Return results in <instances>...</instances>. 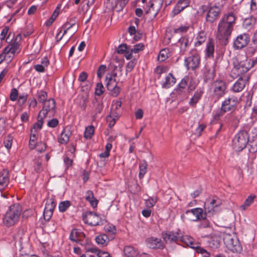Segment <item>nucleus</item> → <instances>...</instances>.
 Masks as SVG:
<instances>
[{
    "label": "nucleus",
    "mask_w": 257,
    "mask_h": 257,
    "mask_svg": "<svg viewBox=\"0 0 257 257\" xmlns=\"http://www.w3.org/2000/svg\"><path fill=\"white\" fill-rule=\"evenodd\" d=\"M126 4V1H117V2H114V10L116 12H119L122 10Z\"/></svg>",
    "instance_id": "53"
},
{
    "label": "nucleus",
    "mask_w": 257,
    "mask_h": 257,
    "mask_svg": "<svg viewBox=\"0 0 257 257\" xmlns=\"http://www.w3.org/2000/svg\"><path fill=\"white\" fill-rule=\"evenodd\" d=\"M181 243H182V245H186L193 249H195V247H196V245H198V244L194 241V239L192 237L187 235H183L181 234L179 244Z\"/></svg>",
    "instance_id": "21"
},
{
    "label": "nucleus",
    "mask_w": 257,
    "mask_h": 257,
    "mask_svg": "<svg viewBox=\"0 0 257 257\" xmlns=\"http://www.w3.org/2000/svg\"><path fill=\"white\" fill-rule=\"evenodd\" d=\"M257 52V45H254L253 42L252 40L251 41V44L249 47H248L247 48L246 50V55L249 57L252 56L253 55L255 52Z\"/></svg>",
    "instance_id": "49"
},
{
    "label": "nucleus",
    "mask_w": 257,
    "mask_h": 257,
    "mask_svg": "<svg viewBox=\"0 0 257 257\" xmlns=\"http://www.w3.org/2000/svg\"><path fill=\"white\" fill-rule=\"evenodd\" d=\"M116 73L113 72L111 74H107L106 76V87L113 96H117L120 91V88L117 86L116 81Z\"/></svg>",
    "instance_id": "6"
},
{
    "label": "nucleus",
    "mask_w": 257,
    "mask_h": 257,
    "mask_svg": "<svg viewBox=\"0 0 257 257\" xmlns=\"http://www.w3.org/2000/svg\"><path fill=\"white\" fill-rule=\"evenodd\" d=\"M71 132L68 127H65L58 137V141L60 144H66L69 140Z\"/></svg>",
    "instance_id": "24"
},
{
    "label": "nucleus",
    "mask_w": 257,
    "mask_h": 257,
    "mask_svg": "<svg viewBox=\"0 0 257 257\" xmlns=\"http://www.w3.org/2000/svg\"><path fill=\"white\" fill-rule=\"evenodd\" d=\"M134 53H138L144 49V45L142 43H139L134 45L133 48H131Z\"/></svg>",
    "instance_id": "63"
},
{
    "label": "nucleus",
    "mask_w": 257,
    "mask_h": 257,
    "mask_svg": "<svg viewBox=\"0 0 257 257\" xmlns=\"http://www.w3.org/2000/svg\"><path fill=\"white\" fill-rule=\"evenodd\" d=\"M12 141H13V138L11 136H9L7 137L6 139L4 141V144L5 147L8 149H10L12 147Z\"/></svg>",
    "instance_id": "64"
},
{
    "label": "nucleus",
    "mask_w": 257,
    "mask_h": 257,
    "mask_svg": "<svg viewBox=\"0 0 257 257\" xmlns=\"http://www.w3.org/2000/svg\"><path fill=\"white\" fill-rule=\"evenodd\" d=\"M93 107V115L92 119L93 121H95L97 117V114H100L103 108V103L101 101L95 99L92 102Z\"/></svg>",
    "instance_id": "22"
},
{
    "label": "nucleus",
    "mask_w": 257,
    "mask_h": 257,
    "mask_svg": "<svg viewBox=\"0 0 257 257\" xmlns=\"http://www.w3.org/2000/svg\"><path fill=\"white\" fill-rule=\"evenodd\" d=\"M206 34L203 32L201 31L198 33L197 36L195 38V42L194 43V46L195 47H199L206 40Z\"/></svg>",
    "instance_id": "35"
},
{
    "label": "nucleus",
    "mask_w": 257,
    "mask_h": 257,
    "mask_svg": "<svg viewBox=\"0 0 257 257\" xmlns=\"http://www.w3.org/2000/svg\"><path fill=\"white\" fill-rule=\"evenodd\" d=\"M152 1H150V10L152 9L154 11L158 12L162 5V1H153V3H151Z\"/></svg>",
    "instance_id": "50"
},
{
    "label": "nucleus",
    "mask_w": 257,
    "mask_h": 257,
    "mask_svg": "<svg viewBox=\"0 0 257 257\" xmlns=\"http://www.w3.org/2000/svg\"><path fill=\"white\" fill-rule=\"evenodd\" d=\"M69 22H67L63 24L60 30H59V33L57 34L56 38L57 42L60 41L63 36L66 34L67 31L70 29V27H67Z\"/></svg>",
    "instance_id": "37"
},
{
    "label": "nucleus",
    "mask_w": 257,
    "mask_h": 257,
    "mask_svg": "<svg viewBox=\"0 0 257 257\" xmlns=\"http://www.w3.org/2000/svg\"><path fill=\"white\" fill-rule=\"evenodd\" d=\"M20 51V44L18 42H14L7 46L4 50V53H6L10 60H12L16 53Z\"/></svg>",
    "instance_id": "16"
},
{
    "label": "nucleus",
    "mask_w": 257,
    "mask_h": 257,
    "mask_svg": "<svg viewBox=\"0 0 257 257\" xmlns=\"http://www.w3.org/2000/svg\"><path fill=\"white\" fill-rule=\"evenodd\" d=\"M71 203L69 201H64L59 204V210L61 212H64L70 206Z\"/></svg>",
    "instance_id": "48"
},
{
    "label": "nucleus",
    "mask_w": 257,
    "mask_h": 257,
    "mask_svg": "<svg viewBox=\"0 0 257 257\" xmlns=\"http://www.w3.org/2000/svg\"><path fill=\"white\" fill-rule=\"evenodd\" d=\"M105 231L108 234V236L114 237L116 232L115 226L111 224H108L104 227Z\"/></svg>",
    "instance_id": "44"
},
{
    "label": "nucleus",
    "mask_w": 257,
    "mask_h": 257,
    "mask_svg": "<svg viewBox=\"0 0 257 257\" xmlns=\"http://www.w3.org/2000/svg\"><path fill=\"white\" fill-rule=\"evenodd\" d=\"M18 91L16 88H13L11 90V92L10 95V98L11 100L15 101L17 99L18 96Z\"/></svg>",
    "instance_id": "62"
},
{
    "label": "nucleus",
    "mask_w": 257,
    "mask_h": 257,
    "mask_svg": "<svg viewBox=\"0 0 257 257\" xmlns=\"http://www.w3.org/2000/svg\"><path fill=\"white\" fill-rule=\"evenodd\" d=\"M181 233L178 232L168 231L162 234L164 240L167 243H177L179 244Z\"/></svg>",
    "instance_id": "15"
},
{
    "label": "nucleus",
    "mask_w": 257,
    "mask_h": 257,
    "mask_svg": "<svg viewBox=\"0 0 257 257\" xmlns=\"http://www.w3.org/2000/svg\"><path fill=\"white\" fill-rule=\"evenodd\" d=\"M256 196L254 195L251 194L247 197V198L245 200L243 204L240 206V208L242 210H245L251 204H252L254 202V199L255 198Z\"/></svg>",
    "instance_id": "40"
},
{
    "label": "nucleus",
    "mask_w": 257,
    "mask_h": 257,
    "mask_svg": "<svg viewBox=\"0 0 257 257\" xmlns=\"http://www.w3.org/2000/svg\"><path fill=\"white\" fill-rule=\"evenodd\" d=\"M147 246L153 249H162L164 247V243L160 238L155 237H150L146 239Z\"/></svg>",
    "instance_id": "17"
},
{
    "label": "nucleus",
    "mask_w": 257,
    "mask_h": 257,
    "mask_svg": "<svg viewBox=\"0 0 257 257\" xmlns=\"http://www.w3.org/2000/svg\"><path fill=\"white\" fill-rule=\"evenodd\" d=\"M104 91V88L101 83H98L96 84L95 89V94L96 95L100 96L101 95Z\"/></svg>",
    "instance_id": "59"
},
{
    "label": "nucleus",
    "mask_w": 257,
    "mask_h": 257,
    "mask_svg": "<svg viewBox=\"0 0 257 257\" xmlns=\"http://www.w3.org/2000/svg\"><path fill=\"white\" fill-rule=\"evenodd\" d=\"M203 93L204 91L203 88H199L197 89L194 93L193 97L191 98L189 101V104L192 106H195L198 102V101L201 99Z\"/></svg>",
    "instance_id": "31"
},
{
    "label": "nucleus",
    "mask_w": 257,
    "mask_h": 257,
    "mask_svg": "<svg viewBox=\"0 0 257 257\" xmlns=\"http://www.w3.org/2000/svg\"><path fill=\"white\" fill-rule=\"evenodd\" d=\"M191 39L189 37L185 36L181 37L178 41L180 46V52L184 53L191 44Z\"/></svg>",
    "instance_id": "25"
},
{
    "label": "nucleus",
    "mask_w": 257,
    "mask_h": 257,
    "mask_svg": "<svg viewBox=\"0 0 257 257\" xmlns=\"http://www.w3.org/2000/svg\"><path fill=\"white\" fill-rule=\"evenodd\" d=\"M10 180V175L8 169H4L0 172V185L6 187Z\"/></svg>",
    "instance_id": "28"
},
{
    "label": "nucleus",
    "mask_w": 257,
    "mask_h": 257,
    "mask_svg": "<svg viewBox=\"0 0 257 257\" xmlns=\"http://www.w3.org/2000/svg\"><path fill=\"white\" fill-rule=\"evenodd\" d=\"M218 204L216 203V200L215 199H207L204 203V209L205 215L206 214H209L212 215L214 212V209L218 206Z\"/></svg>",
    "instance_id": "18"
},
{
    "label": "nucleus",
    "mask_w": 257,
    "mask_h": 257,
    "mask_svg": "<svg viewBox=\"0 0 257 257\" xmlns=\"http://www.w3.org/2000/svg\"><path fill=\"white\" fill-rule=\"evenodd\" d=\"M215 72L213 69L205 66L203 69V77L204 81L207 82L213 79Z\"/></svg>",
    "instance_id": "33"
},
{
    "label": "nucleus",
    "mask_w": 257,
    "mask_h": 257,
    "mask_svg": "<svg viewBox=\"0 0 257 257\" xmlns=\"http://www.w3.org/2000/svg\"><path fill=\"white\" fill-rule=\"evenodd\" d=\"M249 39L248 35L245 33L237 36L233 42V47L234 49L239 50L244 48L249 42Z\"/></svg>",
    "instance_id": "11"
},
{
    "label": "nucleus",
    "mask_w": 257,
    "mask_h": 257,
    "mask_svg": "<svg viewBox=\"0 0 257 257\" xmlns=\"http://www.w3.org/2000/svg\"><path fill=\"white\" fill-rule=\"evenodd\" d=\"M176 83V78L171 73L165 77V80L162 83L163 88H169Z\"/></svg>",
    "instance_id": "30"
},
{
    "label": "nucleus",
    "mask_w": 257,
    "mask_h": 257,
    "mask_svg": "<svg viewBox=\"0 0 257 257\" xmlns=\"http://www.w3.org/2000/svg\"><path fill=\"white\" fill-rule=\"evenodd\" d=\"M249 151L250 153H255L257 152V138L253 139L250 141L249 144Z\"/></svg>",
    "instance_id": "56"
},
{
    "label": "nucleus",
    "mask_w": 257,
    "mask_h": 257,
    "mask_svg": "<svg viewBox=\"0 0 257 257\" xmlns=\"http://www.w3.org/2000/svg\"><path fill=\"white\" fill-rule=\"evenodd\" d=\"M38 132L35 130H31V135L29 141V147L31 149H33L36 147V141L37 139Z\"/></svg>",
    "instance_id": "39"
},
{
    "label": "nucleus",
    "mask_w": 257,
    "mask_h": 257,
    "mask_svg": "<svg viewBox=\"0 0 257 257\" xmlns=\"http://www.w3.org/2000/svg\"><path fill=\"white\" fill-rule=\"evenodd\" d=\"M206 218L205 213L201 208H195L188 210L181 215L182 219L185 221H196Z\"/></svg>",
    "instance_id": "5"
},
{
    "label": "nucleus",
    "mask_w": 257,
    "mask_h": 257,
    "mask_svg": "<svg viewBox=\"0 0 257 257\" xmlns=\"http://www.w3.org/2000/svg\"><path fill=\"white\" fill-rule=\"evenodd\" d=\"M184 64L187 70H194L199 67L200 56L195 50L191 51L190 56L185 59Z\"/></svg>",
    "instance_id": "7"
},
{
    "label": "nucleus",
    "mask_w": 257,
    "mask_h": 257,
    "mask_svg": "<svg viewBox=\"0 0 257 257\" xmlns=\"http://www.w3.org/2000/svg\"><path fill=\"white\" fill-rule=\"evenodd\" d=\"M235 15L229 13L224 15L219 21L217 26V38L225 43L229 39L235 24Z\"/></svg>",
    "instance_id": "1"
},
{
    "label": "nucleus",
    "mask_w": 257,
    "mask_h": 257,
    "mask_svg": "<svg viewBox=\"0 0 257 257\" xmlns=\"http://www.w3.org/2000/svg\"><path fill=\"white\" fill-rule=\"evenodd\" d=\"M223 5L221 4L210 7L206 16V21L210 23L214 22L219 17Z\"/></svg>",
    "instance_id": "9"
},
{
    "label": "nucleus",
    "mask_w": 257,
    "mask_h": 257,
    "mask_svg": "<svg viewBox=\"0 0 257 257\" xmlns=\"http://www.w3.org/2000/svg\"><path fill=\"white\" fill-rule=\"evenodd\" d=\"M139 169V177L140 179H142L147 172V164L146 161H144L140 164Z\"/></svg>",
    "instance_id": "45"
},
{
    "label": "nucleus",
    "mask_w": 257,
    "mask_h": 257,
    "mask_svg": "<svg viewBox=\"0 0 257 257\" xmlns=\"http://www.w3.org/2000/svg\"><path fill=\"white\" fill-rule=\"evenodd\" d=\"M119 117H116L113 116H111L110 114H109L106 118V120L107 122H108V126L110 127H111L114 125L116 122V120L118 119Z\"/></svg>",
    "instance_id": "58"
},
{
    "label": "nucleus",
    "mask_w": 257,
    "mask_h": 257,
    "mask_svg": "<svg viewBox=\"0 0 257 257\" xmlns=\"http://www.w3.org/2000/svg\"><path fill=\"white\" fill-rule=\"evenodd\" d=\"M82 218L84 222L91 226H95L99 224L100 220L99 216L91 211L83 214Z\"/></svg>",
    "instance_id": "12"
},
{
    "label": "nucleus",
    "mask_w": 257,
    "mask_h": 257,
    "mask_svg": "<svg viewBox=\"0 0 257 257\" xmlns=\"http://www.w3.org/2000/svg\"><path fill=\"white\" fill-rule=\"evenodd\" d=\"M106 70V67L104 65H101L99 66L97 72V77L99 78L102 77V76L104 75L105 71Z\"/></svg>",
    "instance_id": "61"
},
{
    "label": "nucleus",
    "mask_w": 257,
    "mask_h": 257,
    "mask_svg": "<svg viewBox=\"0 0 257 257\" xmlns=\"http://www.w3.org/2000/svg\"><path fill=\"white\" fill-rule=\"evenodd\" d=\"M123 252L127 257H136L139 253L138 249L131 245L125 246L123 248Z\"/></svg>",
    "instance_id": "32"
},
{
    "label": "nucleus",
    "mask_w": 257,
    "mask_h": 257,
    "mask_svg": "<svg viewBox=\"0 0 257 257\" xmlns=\"http://www.w3.org/2000/svg\"><path fill=\"white\" fill-rule=\"evenodd\" d=\"M55 108V101L54 99L50 98L43 103L42 110L39 112L40 115H43V117H46L49 113L53 114Z\"/></svg>",
    "instance_id": "14"
},
{
    "label": "nucleus",
    "mask_w": 257,
    "mask_h": 257,
    "mask_svg": "<svg viewBox=\"0 0 257 257\" xmlns=\"http://www.w3.org/2000/svg\"><path fill=\"white\" fill-rule=\"evenodd\" d=\"M190 1H178L173 10L175 15H177L182 11L185 8L189 6Z\"/></svg>",
    "instance_id": "34"
},
{
    "label": "nucleus",
    "mask_w": 257,
    "mask_h": 257,
    "mask_svg": "<svg viewBox=\"0 0 257 257\" xmlns=\"http://www.w3.org/2000/svg\"><path fill=\"white\" fill-rule=\"evenodd\" d=\"M214 95L219 98L223 97L226 92L227 85L222 80H216L212 84Z\"/></svg>",
    "instance_id": "10"
},
{
    "label": "nucleus",
    "mask_w": 257,
    "mask_h": 257,
    "mask_svg": "<svg viewBox=\"0 0 257 257\" xmlns=\"http://www.w3.org/2000/svg\"><path fill=\"white\" fill-rule=\"evenodd\" d=\"M45 117H43V115H40V113H39L37 121L34 123L31 130H35L36 132H38V130H41L44 123L43 119Z\"/></svg>",
    "instance_id": "41"
},
{
    "label": "nucleus",
    "mask_w": 257,
    "mask_h": 257,
    "mask_svg": "<svg viewBox=\"0 0 257 257\" xmlns=\"http://www.w3.org/2000/svg\"><path fill=\"white\" fill-rule=\"evenodd\" d=\"M232 65L233 68L230 71V76L233 79L246 73L253 67V62L247 58L242 60L237 58H233Z\"/></svg>",
    "instance_id": "2"
},
{
    "label": "nucleus",
    "mask_w": 257,
    "mask_h": 257,
    "mask_svg": "<svg viewBox=\"0 0 257 257\" xmlns=\"http://www.w3.org/2000/svg\"><path fill=\"white\" fill-rule=\"evenodd\" d=\"M223 241L226 247L233 252H239L241 250V245L237 239H234L230 235H226Z\"/></svg>",
    "instance_id": "8"
},
{
    "label": "nucleus",
    "mask_w": 257,
    "mask_h": 257,
    "mask_svg": "<svg viewBox=\"0 0 257 257\" xmlns=\"http://www.w3.org/2000/svg\"><path fill=\"white\" fill-rule=\"evenodd\" d=\"M94 127L93 125H89L86 127L84 137L87 139H90L94 135Z\"/></svg>",
    "instance_id": "46"
},
{
    "label": "nucleus",
    "mask_w": 257,
    "mask_h": 257,
    "mask_svg": "<svg viewBox=\"0 0 257 257\" xmlns=\"http://www.w3.org/2000/svg\"><path fill=\"white\" fill-rule=\"evenodd\" d=\"M47 98V93L44 90H40L38 92V101L41 103H44L46 101Z\"/></svg>",
    "instance_id": "55"
},
{
    "label": "nucleus",
    "mask_w": 257,
    "mask_h": 257,
    "mask_svg": "<svg viewBox=\"0 0 257 257\" xmlns=\"http://www.w3.org/2000/svg\"><path fill=\"white\" fill-rule=\"evenodd\" d=\"M112 145L110 143H107L105 147V151L99 154V157L102 159L99 161L101 166H104L105 164V159L109 156L110 151L112 149Z\"/></svg>",
    "instance_id": "27"
},
{
    "label": "nucleus",
    "mask_w": 257,
    "mask_h": 257,
    "mask_svg": "<svg viewBox=\"0 0 257 257\" xmlns=\"http://www.w3.org/2000/svg\"><path fill=\"white\" fill-rule=\"evenodd\" d=\"M113 239V236H109L105 234H102L97 236L95 238L97 244L102 246H105L109 242V240Z\"/></svg>",
    "instance_id": "29"
},
{
    "label": "nucleus",
    "mask_w": 257,
    "mask_h": 257,
    "mask_svg": "<svg viewBox=\"0 0 257 257\" xmlns=\"http://www.w3.org/2000/svg\"><path fill=\"white\" fill-rule=\"evenodd\" d=\"M189 29V26L188 25H181L178 28H175L173 30V32L175 34H182L186 33Z\"/></svg>",
    "instance_id": "47"
},
{
    "label": "nucleus",
    "mask_w": 257,
    "mask_h": 257,
    "mask_svg": "<svg viewBox=\"0 0 257 257\" xmlns=\"http://www.w3.org/2000/svg\"><path fill=\"white\" fill-rule=\"evenodd\" d=\"M188 78H183L174 90V93L177 95H181L186 92L188 85Z\"/></svg>",
    "instance_id": "23"
},
{
    "label": "nucleus",
    "mask_w": 257,
    "mask_h": 257,
    "mask_svg": "<svg viewBox=\"0 0 257 257\" xmlns=\"http://www.w3.org/2000/svg\"><path fill=\"white\" fill-rule=\"evenodd\" d=\"M53 211H54L53 210H49L48 209L44 208V210L43 212V216L44 219L46 221H49L52 217V215L53 213Z\"/></svg>",
    "instance_id": "60"
},
{
    "label": "nucleus",
    "mask_w": 257,
    "mask_h": 257,
    "mask_svg": "<svg viewBox=\"0 0 257 257\" xmlns=\"http://www.w3.org/2000/svg\"><path fill=\"white\" fill-rule=\"evenodd\" d=\"M157 201V197H149L148 199L146 200L145 204L148 208H152L156 204Z\"/></svg>",
    "instance_id": "52"
},
{
    "label": "nucleus",
    "mask_w": 257,
    "mask_h": 257,
    "mask_svg": "<svg viewBox=\"0 0 257 257\" xmlns=\"http://www.w3.org/2000/svg\"><path fill=\"white\" fill-rule=\"evenodd\" d=\"M168 57V50L164 49L160 51L158 56V60L160 62L165 61Z\"/></svg>",
    "instance_id": "51"
},
{
    "label": "nucleus",
    "mask_w": 257,
    "mask_h": 257,
    "mask_svg": "<svg viewBox=\"0 0 257 257\" xmlns=\"http://www.w3.org/2000/svg\"><path fill=\"white\" fill-rule=\"evenodd\" d=\"M195 249L197 253L201 254L203 257H210V254L209 252L203 248L199 246L198 244L196 245Z\"/></svg>",
    "instance_id": "54"
},
{
    "label": "nucleus",
    "mask_w": 257,
    "mask_h": 257,
    "mask_svg": "<svg viewBox=\"0 0 257 257\" xmlns=\"http://www.w3.org/2000/svg\"><path fill=\"white\" fill-rule=\"evenodd\" d=\"M122 104V102L120 99L113 100L112 102L110 112L109 114L111 116L116 117H119L120 115V109Z\"/></svg>",
    "instance_id": "20"
},
{
    "label": "nucleus",
    "mask_w": 257,
    "mask_h": 257,
    "mask_svg": "<svg viewBox=\"0 0 257 257\" xmlns=\"http://www.w3.org/2000/svg\"><path fill=\"white\" fill-rule=\"evenodd\" d=\"M56 204V201L55 198L53 197H48L46 199L45 208L54 211Z\"/></svg>",
    "instance_id": "42"
},
{
    "label": "nucleus",
    "mask_w": 257,
    "mask_h": 257,
    "mask_svg": "<svg viewBox=\"0 0 257 257\" xmlns=\"http://www.w3.org/2000/svg\"><path fill=\"white\" fill-rule=\"evenodd\" d=\"M214 52V45L212 39H210L208 42L206 48V55L208 57H213Z\"/></svg>",
    "instance_id": "38"
},
{
    "label": "nucleus",
    "mask_w": 257,
    "mask_h": 257,
    "mask_svg": "<svg viewBox=\"0 0 257 257\" xmlns=\"http://www.w3.org/2000/svg\"><path fill=\"white\" fill-rule=\"evenodd\" d=\"M84 236V234L80 230L77 229H73L69 235V239L74 242L79 243L81 238Z\"/></svg>",
    "instance_id": "26"
},
{
    "label": "nucleus",
    "mask_w": 257,
    "mask_h": 257,
    "mask_svg": "<svg viewBox=\"0 0 257 257\" xmlns=\"http://www.w3.org/2000/svg\"><path fill=\"white\" fill-rule=\"evenodd\" d=\"M226 112L224 111L221 108L214 112L213 115V119L212 120V123H216L219 121L221 117Z\"/></svg>",
    "instance_id": "43"
},
{
    "label": "nucleus",
    "mask_w": 257,
    "mask_h": 257,
    "mask_svg": "<svg viewBox=\"0 0 257 257\" xmlns=\"http://www.w3.org/2000/svg\"><path fill=\"white\" fill-rule=\"evenodd\" d=\"M249 143V135L245 130L239 131L232 139V146L235 151L240 152Z\"/></svg>",
    "instance_id": "4"
},
{
    "label": "nucleus",
    "mask_w": 257,
    "mask_h": 257,
    "mask_svg": "<svg viewBox=\"0 0 257 257\" xmlns=\"http://www.w3.org/2000/svg\"><path fill=\"white\" fill-rule=\"evenodd\" d=\"M238 102L237 98L234 96L225 98L222 102L221 108L226 112L235 109Z\"/></svg>",
    "instance_id": "13"
},
{
    "label": "nucleus",
    "mask_w": 257,
    "mask_h": 257,
    "mask_svg": "<svg viewBox=\"0 0 257 257\" xmlns=\"http://www.w3.org/2000/svg\"><path fill=\"white\" fill-rule=\"evenodd\" d=\"M248 81V79H246L243 78V77L240 76L235 81L233 86L231 87V90L234 92H241L245 87L246 84V82Z\"/></svg>",
    "instance_id": "19"
},
{
    "label": "nucleus",
    "mask_w": 257,
    "mask_h": 257,
    "mask_svg": "<svg viewBox=\"0 0 257 257\" xmlns=\"http://www.w3.org/2000/svg\"><path fill=\"white\" fill-rule=\"evenodd\" d=\"M114 2H117V1H104V6L106 12L114 10Z\"/></svg>",
    "instance_id": "57"
},
{
    "label": "nucleus",
    "mask_w": 257,
    "mask_h": 257,
    "mask_svg": "<svg viewBox=\"0 0 257 257\" xmlns=\"http://www.w3.org/2000/svg\"><path fill=\"white\" fill-rule=\"evenodd\" d=\"M22 212V207L19 204H15L9 207L5 215L3 221L4 224L7 227H11L15 225L18 221Z\"/></svg>",
    "instance_id": "3"
},
{
    "label": "nucleus",
    "mask_w": 257,
    "mask_h": 257,
    "mask_svg": "<svg viewBox=\"0 0 257 257\" xmlns=\"http://www.w3.org/2000/svg\"><path fill=\"white\" fill-rule=\"evenodd\" d=\"M86 200L88 201L93 208L97 206L98 200L94 197L92 191L88 190L86 193Z\"/></svg>",
    "instance_id": "36"
}]
</instances>
